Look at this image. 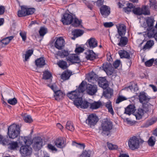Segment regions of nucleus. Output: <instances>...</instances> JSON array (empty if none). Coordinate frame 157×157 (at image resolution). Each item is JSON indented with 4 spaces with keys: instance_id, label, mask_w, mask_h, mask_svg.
Instances as JSON below:
<instances>
[{
    "instance_id": "obj_6",
    "label": "nucleus",
    "mask_w": 157,
    "mask_h": 157,
    "mask_svg": "<svg viewBox=\"0 0 157 157\" xmlns=\"http://www.w3.org/2000/svg\"><path fill=\"white\" fill-rule=\"evenodd\" d=\"M30 144L32 143L33 148L36 150H40L43 146V139L40 136L34 138L31 142L30 141Z\"/></svg>"
},
{
    "instance_id": "obj_3",
    "label": "nucleus",
    "mask_w": 157,
    "mask_h": 157,
    "mask_svg": "<svg viewBox=\"0 0 157 157\" xmlns=\"http://www.w3.org/2000/svg\"><path fill=\"white\" fill-rule=\"evenodd\" d=\"M113 127V124L111 121H106L103 122L101 124L102 135L105 136H108Z\"/></svg>"
},
{
    "instance_id": "obj_57",
    "label": "nucleus",
    "mask_w": 157,
    "mask_h": 157,
    "mask_svg": "<svg viewBox=\"0 0 157 157\" xmlns=\"http://www.w3.org/2000/svg\"><path fill=\"white\" fill-rule=\"evenodd\" d=\"M8 103L10 105H15L17 103V101L16 98H10L7 101Z\"/></svg>"
},
{
    "instance_id": "obj_13",
    "label": "nucleus",
    "mask_w": 157,
    "mask_h": 157,
    "mask_svg": "<svg viewBox=\"0 0 157 157\" xmlns=\"http://www.w3.org/2000/svg\"><path fill=\"white\" fill-rule=\"evenodd\" d=\"M65 45L64 39L62 37L57 38L54 43L55 47L59 49H62Z\"/></svg>"
},
{
    "instance_id": "obj_16",
    "label": "nucleus",
    "mask_w": 157,
    "mask_h": 157,
    "mask_svg": "<svg viewBox=\"0 0 157 157\" xmlns=\"http://www.w3.org/2000/svg\"><path fill=\"white\" fill-rule=\"evenodd\" d=\"M84 32L83 30L80 29H74L72 31L71 34L73 36L72 39L75 40L76 38L82 36Z\"/></svg>"
},
{
    "instance_id": "obj_52",
    "label": "nucleus",
    "mask_w": 157,
    "mask_h": 157,
    "mask_svg": "<svg viewBox=\"0 0 157 157\" xmlns=\"http://www.w3.org/2000/svg\"><path fill=\"white\" fill-rule=\"evenodd\" d=\"M58 55L60 56L61 57H64L69 56V53L68 51L63 50L61 52H58Z\"/></svg>"
},
{
    "instance_id": "obj_7",
    "label": "nucleus",
    "mask_w": 157,
    "mask_h": 157,
    "mask_svg": "<svg viewBox=\"0 0 157 157\" xmlns=\"http://www.w3.org/2000/svg\"><path fill=\"white\" fill-rule=\"evenodd\" d=\"M20 152L23 157L30 155L32 152V149L28 144L21 146L20 150Z\"/></svg>"
},
{
    "instance_id": "obj_30",
    "label": "nucleus",
    "mask_w": 157,
    "mask_h": 157,
    "mask_svg": "<svg viewBox=\"0 0 157 157\" xmlns=\"http://www.w3.org/2000/svg\"><path fill=\"white\" fill-rule=\"evenodd\" d=\"M135 107L133 105H128L126 108L125 109L124 113L129 115H130L135 110Z\"/></svg>"
},
{
    "instance_id": "obj_54",
    "label": "nucleus",
    "mask_w": 157,
    "mask_h": 157,
    "mask_svg": "<svg viewBox=\"0 0 157 157\" xmlns=\"http://www.w3.org/2000/svg\"><path fill=\"white\" fill-rule=\"evenodd\" d=\"M72 145L76 146L77 147H79L82 149H84L85 147V145L84 144L77 143L75 141L73 142Z\"/></svg>"
},
{
    "instance_id": "obj_61",
    "label": "nucleus",
    "mask_w": 157,
    "mask_h": 157,
    "mask_svg": "<svg viewBox=\"0 0 157 157\" xmlns=\"http://www.w3.org/2000/svg\"><path fill=\"white\" fill-rule=\"evenodd\" d=\"M154 61V59H151L147 61L145 63V66L148 67L151 66L152 65Z\"/></svg>"
},
{
    "instance_id": "obj_25",
    "label": "nucleus",
    "mask_w": 157,
    "mask_h": 157,
    "mask_svg": "<svg viewBox=\"0 0 157 157\" xmlns=\"http://www.w3.org/2000/svg\"><path fill=\"white\" fill-rule=\"evenodd\" d=\"M64 96L65 94L60 90H58L56 91H55L54 94L55 99L57 101L62 99Z\"/></svg>"
},
{
    "instance_id": "obj_26",
    "label": "nucleus",
    "mask_w": 157,
    "mask_h": 157,
    "mask_svg": "<svg viewBox=\"0 0 157 157\" xmlns=\"http://www.w3.org/2000/svg\"><path fill=\"white\" fill-rule=\"evenodd\" d=\"M125 89H127V90L129 89L131 91H134L138 89L137 83L134 81L131 82H130L128 86L125 87Z\"/></svg>"
},
{
    "instance_id": "obj_64",
    "label": "nucleus",
    "mask_w": 157,
    "mask_h": 157,
    "mask_svg": "<svg viewBox=\"0 0 157 157\" xmlns=\"http://www.w3.org/2000/svg\"><path fill=\"white\" fill-rule=\"evenodd\" d=\"M84 50V49L83 48L79 46L76 48L75 50V53H79L82 52Z\"/></svg>"
},
{
    "instance_id": "obj_10",
    "label": "nucleus",
    "mask_w": 157,
    "mask_h": 157,
    "mask_svg": "<svg viewBox=\"0 0 157 157\" xmlns=\"http://www.w3.org/2000/svg\"><path fill=\"white\" fill-rule=\"evenodd\" d=\"M100 11L103 17L107 18L110 13V8L109 6L104 5L100 8Z\"/></svg>"
},
{
    "instance_id": "obj_20",
    "label": "nucleus",
    "mask_w": 157,
    "mask_h": 157,
    "mask_svg": "<svg viewBox=\"0 0 157 157\" xmlns=\"http://www.w3.org/2000/svg\"><path fill=\"white\" fill-rule=\"evenodd\" d=\"M86 58L87 60H93L96 59V56L95 53L92 50L88 51L86 53Z\"/></svg>"
},
{
    "instance_id": "obj_11",
    "label": "nucleus",
    "mask_w": 157,
    "mask_h": 157,
    "mask_svg": "<svg viewBox=\"0 0 157 157\" xmlns=\"http://www.w3.org/2000/svg\"><path fill=\"white\" fill-rule=\"evenodd\" d=\"M66 59L68 61L72 64L78 63L81 62L78 56L76 54H70L66 58Z\"/></svg>"
},
{
    "instance_id": "obj_46",
    "label": "nucleus",
    "mask_w": 157,
    "mask_h": 157,
    "mask_svg": "<svg viewBox=\"0 0 157 157\" xmlns=\"http://www.w3.org/2000/svg\"><path fill=\"white\" fill-rule=\"evenodd\" d=\"M150 8L153 10L157 9V2L155 0H149Z\"/></svg>"
},
{
    "instance_id": "obj_18",
    "label": "nucleus",
    "mask_w": 157,
    "mask_h": 157,
    "mask_svg": "<svg viewBox=\"0 0 157 157\" xmlns=\"http://www.w3.org/2000/svg\"><path fill=\"white\" fill-rule=\"evenodd\" d=\"M35 64L37 67L42 68L46 64L45 59L41 57L35 61Z\"/></svg>"
},
{
    "instance_id": "obj_12",
    "label": "nucleus",
    "mask_w": 157,
    "mask_h": 157,
    "mask_svg": "<svg viewBox=\"0 0 157 157\" xmlns=\"http://www.w3.org/2000/svg\"><path fill=\"white\" fill-rule=\"evenodd\" d=\"M98 42L96 39L91 37L88 39L86 43V46L90 48L93 49L98 46Z\"/></svg>"
},
{
    "instance_id": "obj_41",
    "label": "nucleus",
    "mask_w": 157,
    "mask_h": 157,
    "mask_svg": "<svg viewBox=\"0 0 157 157\" xmlns=\"http://www.w3.org/2000/svg\"><path fill=\"white\" fill-rule=\"evenodd\" d=\"M146 21L148 26L147 28H154L153 25L155 22L154 18L151 17H148Z\"/></svg>"
},
{
    "instance_id": "obj_15",
    "label": "nucleus",
    "mask_w": 157,
    "mask_h": 157,
    "mask_svg": "<svg viewBox=\"0 0 157 157\" xmlns=\"http://www.w3.org/2000/svg\"><path fill=\"white\" fill-rule=\"evenodd\" d=\"M98 84L103 89H105L109 86L108 81L105 77H100L98 79Z\"/></svg>"
},
{
    "instance_id": "obj_29",
    "label": "nucleus",
    "mask_w": 157,
    "mask_h": 157,
    "mask_svg": "<svg viewBox=\"0 0 157 157\" xmlns=\"http://www.w3.org/2000/svg\"><path fill=\"white\" fill-rule=\"evenodd\" d=\"M128 40L126 36H121L120 38V40L118 45L121 47L124 46L128 43Z\"/></svg>"
},
{
    "instance_id": "obj_62",
    "label": "nucleus",
    "mask_w": 157,
    "mask_h": 157,
    "mask_svg": "<svg viewBox=\"0 0 157 157\" xmlns=\"http://www.w3.org/2000/svg\"><path fill=\"white\" fill-rule=\"evenodd\" d=\"M47 148L49 150H51L52 151H57V149L55 146L51 144H48Z\"/></svg>"
},
{
    "instance_id": "obj_31",
    "label": "nucleus",
    "mask_w": 157,
    "mask_h": 157,
    "mask_svg": "<svg viewBox=\"0 0 157 157\" xmlns=\"http://www.w3.org/2000/svg\"><path fill=\"white\" fill-rule=\"evenodd\" d=\"M55 145L58 147L62 148L64 146V142L63 139L60 138H57L55 142Z\"/></svg>"
},
{
    "instance_id": "obj_47",
    "label": "nucleus",
    "mask_w": 157,
    "mask_h": 157,
    "mask_svg": "<svg viewBox=\"0 0 157 157\" xmlns=\"http://www.w3.org/2000/svg\"><path fill=\"white\" fill-rule=\"evenodd\" d=\"M132 11L135 15L139 16L142 15V11L141 10V8L140 7L134 8L132 10Z\"/></svg>"
},
{
    "instance_id": "obj_2",
    "label": "nucleus",
    "mask_w": 157,
    "mask_h": 157,
    "mask_svg": "<svg viewBox=\"0 0 157 157\" xmlns=\"http://www.w3.org/2000/svg\"><path fill=\"white\" fill-rule=\"evenodd\" d=\"M7 134L10 138L12 139L17 137L20 134V128L19 125H11L8 128Z\"/></svg>"
},
{
    "instance_id": "obj_63",
    "label": "nucleus",
    "mask_w": 157,
    "mask_h": 157,
    "mask_svg": "<svg viewBox=\"0 0 157 157\" xmlns=\"http://www.w3.org/2000/svg\"><path fill=\"white\" fill-rule=\"evenodd\" d=\"M19 34L22 38V40L25 41L26 39V33L25 32H21Z\"/></svg>"
},
{
    "instance_id": "obj_39",
    "label": "nucleus",
    "mask_w": 157,
    "mask_h": 157,
    "mask_svg": "<svg viewBox=\"0 0 157 157\" xmlns=\"http://www.w3.org/2000/svg\"><path fill=\"white\" fill-rule=\"evenodd\" d=\"M154 44V42L153 40H150L148 41L143 47V50L144 51L147 49H150Z\"/></svg>"
},
{
    "instance_id": "obj_60",
    "label": "nucleus",
    "mask_w": 157,
    "mask_h": 157,
    "mask_svg": "<svg viewBox=\"0 0 157 157\" xmlns=\"http://www.w3.org/2000/svg\"><path fill=\"white\" fill-rule=\"evenodd\" d=\"M36 10L34 8H27V15L33 14Z\"/></svg>"
},
{
    "instance_id": "obj_27",
    "label": "nucleus",
    "mask_w": 157,
    "mask_h": 157,
    "mask_svg": "<svg viewBox=\"0 0 157 157\" xmlns=\"http://www.w3.org/2000/svg\"><path fill=\"white\" fill-rule=\"evenodd\" d=\"M10 141L7 136L0 135V144L4 146L8 145Z\"/></svg>"
},
{
    "instance_id": "obj_48",
    "label": "nucleus",
    "mask_w": 157,
    "mask_h": 157,
    "mask_svg": "<svg viewBox=\"0 0 157 157\" xmlns=\"http://www.w3.org/2000/svg\"><path fill=\"white\" fill-rule=\"evenodd\" d=\"M66 128L68 130L73 131L74 130V128L73 126L72 123L70 121H68L66 124Z\"/></svg>"
},
{
    "instance_id": "obj_36",
    "label": "nucleus",
    "mask_w": 157,
    "mask_h": 157,
    "mask_svg": "<svg viewBox=\"0 0 157 157\" xmlns=\"http://www.w3.org/2000/svg\"><path fill=\"white\" fill-rule=\"evenodd\" d=\"M71 75V73L68 71H65L63 72L61 76V78L64 80L68 79Z\"/></svg>"
},
{
    "instance_id": "obj_43",
    "label": "nucleus",
    "mask_w": 157,
    "mask_h": 157,
    "mask_svg": "<svg viewBox=\"0 0 157 157\" xmlns=\"http://www.w3.org/2000/svg\"><path fill=\"white\" fill-rule=\"evenodd\" d=\"M13 38V36H11L4 38L1 40L2 43V44H4L5 46L10 43V41Z\"/></svg>"
},
{
    "instance_id": "obj_22",
    "label": "nucleus",
    "mask_w": 157,
    "mask_h": 157,
    "mask_svg": "<svg viewBox=\"0 0 157 157\" xmlns=\"http://www.w3.org/2000/svg\"><path fill=\"white\" fill-rule=\"evenodd\" d=\"M118 33L119 35L122 36H124L126 32V27L124 24L120 25L118 27H117Z\"/></svg>"
},
{
    "instance_id": "obj_55",
    "label": "nucleus",
    "mask_w": 157,
    "mask_h": 157,
    "mask_svg": "<svg viewBox=\"0 0 157 157\" xmlns=\"http://www.w3.org/2000/svg\"><path fill=\"white\" fill-rule=\"evenodd\" d=\"M47 29L44 27H41L39 31V33L40 36H44L47 33Z\"/></svg>"
},
{
    "instance_id": "obj_56",
    "label": "nucleus",
    "mask_w": 157,
    "mask_h": 157,
    "mask_svg": "<svg viewBox=\"0 0 157 157\" xmlns=\"http://www.w3.org/2000/svg\"><path fill=\"white\" fill-rule=\"evenodd\" d=\"M108 148L110 150H114L117 149L118 147L117 145L113 144L107 142V143Z\"/></svg>"
},
{
    "instance_id": "obj_44",
    "label": "nucleus",
    "mask_w": 157,
    "mask_h": 157,
    "mask_svg": "<svg viewBox=\"0 0 157 157\" xmlns=\"http://www.w3.org/2000/svg\"><path fill=\"white\" fill-rule=\"evenodd\" d=\"M90 103L85 100H82L80 105V107L81 108L86 109L88 108L90 105Z\"/></svg>"
},
{
    "instance_id": "obj_5",
    "label": "nucleus",
    "mask_w": 157,
    "mask_h": 157,
    "mask_svg": "<svg viewBox=\"0 0 157 157\" xmlns=\"http://www.w3.org/2000/svg\"><path fill=\"white\" fill-rule=\"evenodd\" d=\"M98 120L99 119L96 114L92 113L88 116L86 120V123L90 127H92L96 124Z\"/></svg>"
},
{
    "instance_id": "obj_19",
    "label": "nucleus",
    "mask_w": 157,
    "mask_h": 157,
    "mask_svg": "<svg viewBox=\"0 0 157 157\" xmlns=\"http://www.w3.org/2000/svg\"><path fill=\"white\" fill-rule=\"evenodd\" d=\"M27 6H21V10L18 11V16L19 17H21L27 16Z\"/></svg>"
},
{
    "instance_id": "obj_21",
    "label": "nucleus",
    "mask_w": 157,
    "mask_h": 157,
    "mask_svg": "<svg viewBox=\"0 0 157 157\" xmlns=\"http://www.w3.org/2000/svg\"><path fill=\"white\" fill-rule=\"evenodd\" d=\"M146 94L144 92H141L140 93L139 96V101L140 103L143 104L144 101L148 102L150 98L146 95Z\"/></svg>"
},
{
    "instance_id": "obj_1",
    "label": "nucleus",
    "mask_w": 157,
    "mask_h": 157,
    "mask_svg": "<svg viewBox=\"0 0 157 157\" xmlns=\"http://www.w3.org/2000/svg\"><path fill=\"white\" fill-rule=\"evenodd\" d=\"M85 85V82L82 81L79 85L77 90L68 92L67 96L71 99L74 101L76 98L82 96L83 93L85 91L84 87Z\"/></svg>"
},
{
    "instance_id": "obj_35",
    "label": "nucleus",
    "mask_w": 157,
    "mask_h": 157,
    "mask_svg": "<svg viewBox=\"0 0 157 157\" xmlns=\"http://www.w3.org/2000/svg\"><path fill=\"white\" fill-rule=\"evenodd\" d=\"M59 67L63 70L67 69V62L63 60H60L57 63Z\"/></svg>"
},
{
    "instance_id": "obj_50",
    "label": "nucleus",
    "mask_w": 157,
    "mask_h": 157,
    "mask_svg": "<svg viewBox=\"0 0 157 157\" xmlns=\"http://www.w3.org/2000/svg\"><path fill=\"white\" fill-rule=\"evenodd\" d=\"M156 140L155 137L153 136H151L148 141V144L149 146L152 147L155 144Z\"/></svg>"
},
{
    "instance_id": "obj_40",
    "label": "nucleus",
    "mask_w": 157,
    "mask_h": 157,
    "mask_svg": "<svg viewBox=\"0 0 157 157\" xmlns=\"http://www.w3.org/2000/svg\"><path fill=\"white\" fill-rule=\"evenodd\" d=\"M105 106L108 109V112L112 115H113L114 113L112 108L111 102L110 101L107 102L105 103Z\"/></svg>"
},
{
    "instance_id": "obj_23",
    "label": "nucleus",
    "mask_w": 157,
    "mask_h": 157,
    "mask_svg": "<svg viewBox=\"0 0 157 157\" xmlns=\"http://www.w3.org/2000/svg\"><path fill=\"white\" fill-rule=\"evenodd\" d=\"M29 139L27 136H19L18 141L19 144L22 146H24L25 144H30V142L29 143Z\"/></svg>"
},
{
    "instance_id": "obj_14",
    "label": "nucleus",
    "mask_w": 157,
    "mask_h": 157,
    "mask_svg": "<svg viewBox=\"0 0 157 157\" xmlns=\"http://www.w3.org/2000/svg\"><path fill=\"white\" fill-rule=\"evenodd\" d=\"M86 90L88 94L93 95L96 93L97 91V87L96 85H92L88 84L86 85Z\"/></svg>"
},
{
    "instance_id": "obj_33",
    "label": "nucleus",
    "mask_w": 157,
    "mask_h": 157,
    "mask_svg": "<svg viewBox=\"0 0 157 157\" xmlns=\"http://www.w3.org/2000/svg\"><path fill=\"white\" fill-rule=\"evenodd\" d=\"M142 11V14L144 15H150V10L148 6H143L141 8Z\"/></svg>"
},
{
    "instance_id": "obj_49",
    "label": "nucleus",
    "mask_w": 157,
    "mask_h": 157,
    "mask_svg": "<svg viewBox=\"0 0 157 157\" xmlns=\"http://www.w3.org/2000/svg\"><path fill=\"white\" fill-rule=\"evenodd\" d=\"M91 151L90 150L83 151L79 157H90Z\"/></svg>"
},
{
    "instance_id": "obj_4",
    "label": "nucleus",
    "mask_w": 157,
    "mask_h": 157,
    "mask_svg": "<svg viewBox=\"0 0 157 157\" xmlns=\"http://www.w3.org/2000/svg\"><path fill=\"white\" fill-rule=\"evenodd\" d=\"M144 141L141 139L140 140L136 136H133L130 137L128 141V146L131 149L134 150L138 149L140 147L139 144L143 143Z\"/></svg>"
},
{
    "instance_id": "obj_9",
    "label": "nucleus",
    "mask_w": 157,
    "mask_h": 157,
    "mask_svg": "<svg viewBox=\"0 0 157 157\" xmlns=\"http://www.w3.org/2000/svg\"><path fill=\"white\" fill-rule=\"evenodd\" d=\"M102 68L108 75H111L113 73L114 68L110 63H104L102 65Z\"/></svg>"
},
{
    "instance_id": "obj_38",
    "label": "nucleus",
    "mask_w": 157,
    "mask_h": 157,
    "mask_svg": "<svg viewBox=\"0 0 157 157\" xmlns=\"http://www.w3.org/2000/svg\"><path fill=\"white\" fill-rule=\"evenodd\" d=\"M82 100V96H80L76 98V99L73 101V103L77 108H79Z\"/></svg>"
},
{
    "instance_id": "obj_53",
    "label": "nucleus",
    "mask_w": 157,
    "mask_h": 157,
    "mask_svg": "<svg viewBox=\"0 0 157 157\" xmlns=\"http://www.w3.org/2000/svg\"><path fill=\"white\" fill-rule=\"evenodd\" d=\"M73 22L72 23V25L74 27H78L79 26L81 23V21H79L78 18H74Z\"/></svg>"
},
{
    "instance_id": "obj_51",
    "label": "nucleus",
    "mask_w": 157,
    "mask_h": 157,
    "mask_svg": "<svg viewBox=\"0 0 157 157\" xmlns=\"http://www.w3.org/2000/svg\"><path fill=\"white\" fill-rule=\"evenodd\" d=\"M33 52V49H29L27 51L25 55V61H26L29 57L31 56Z\"/></svg>"
},
{
    "instance_id": "obj_59",
    "label": "nucleus",
    "mask_w": 157,
    "mask_h": 157,
    "mask_svg": "<svg viewBox=\"0 0 157 157\" xmlns=\"http://www.w3.org/2000/svg\"><path fill=\"white\" fill-rule=\"evenodd\" d=\"M155 122V121L153 120H150L147 121L144 124V126L146 127H148L152 125Z\"/></svg>"
},
{
    "instance_id": "obj_34",
    "label": "nucleus",
    "mask_w": 157,
    "mask_h": 157,
    "mask_svg": "<svg viewBox=\"0 0 157 157\" xmlns=\"http://www.w3.org/2000/svg\"><path fill=\"white\" fill-rule=\"evenodd\" d=\"M8 145V148L11 150H14L18 147V143L17 141H11L9 142Z\"/></svg>"
},
{
    "instance_id": "obj_45",
    "label": "nucleus",
    "mask_w": 157,
    "mask_h": 157,
    "mask_svg": "<svg viewBox=\"0 0 157 157\" xmlns=\"http://www.w3.org/2000/svg\"><path fill=\"white\" fill-rule=\"evenodd\" d=\"M22 117L25 122L26 123H31L33 121L31 116L30 115L25 114Z\"/></svg>"
},
{
    "instance_id": "obj_37",
    "label": "nucleus",
    "mask_w": 157,
    "mask_h": 157,
    "mask_svg": "<svg viewBox=\"0 0 157 157\" xmlns=\"http://www.w3.org/2000/svg\"><path fill=\"white\" fill-rule=\"evenodd\" d=\"M90 105L91 109H97L99 108L102 105V103L100 101H95L92 103H90Z\"/></svg>"
},
{
    "instance_id": "obj_28",
    "label": "nucleus",
    "mask_w": 157,
    "mask_h": 157,
    "mask_svg": "<svg viewBox=\"0 0 157 157\" xmlns=\"http://www.w3.org/2000/svg\"><path fill=\"white\" fill-rule=\"evenodd\" d=\"M119 54L121 58H125L130 59V56L129 53L124 50H121L119 52Z\"/></svg>"
},
{
    "instance_id": "obj_8",
    "label": "nucleus",
    "mask_w": 157,
    "mask_h": 157,
    "mask_svg": "<svg viewBox=\"0 0 157 157\" xmlns=\"http://www.w3.org/2000/svg\"><path fill=\"white\" fill-rule=\"evenodd\" d=\"M74 17L72 14L65 13L62 17L61 21L64 25H69L73 22Z\"/></svg>"
},
{
    "instance_id": "obj_42",
    "label": "nucleus",
    "mask_w": 157,
    "mask_h": 157,
    "mask_svg": "<svg viewBox=\"0 0 157 157\" xmlns=\"http://www.w3.org/2000/svg\"><path fill=\"white\" fill-rule=\"evenodd\" d=\"M43 73V79L45 80L49 79L52 77L51 73L48 70L45 71Z\"/></svg>"
},
{
    "instance_id": "obj_58",
    "label": "nucleus",
    "mask_w": 157,
    "mask_h": 157,
    "mask_svg": "<svg viewBox=\"0 0 157 157\" xmlns=\"http://www.w3.org/2000/svg\"><path fill=\"white\" fill-rule=\"evenodd\" d=\"M127 98L122 96H119L116 101V103L118 104L121 102L126 100Z\"/></svg>"
},
{
    "instance_id": "obj_24",
    "label": "nucleus",
    "mask_w": 157,
    "mask_h": 157,
    "mask_svg": "<svg viewBox=\"0 0 157 157\" xmlns=\"http://www.w3.org/2000/svg\"><path fill=\"white\" fill-rule=\"evenodd\" d=\"M147 36L149 38H154L155 33L157 31V29L155 28H147Z\"/></svg>"
},
{
    "instance_id": "obj_32",
    "label": "nucleus",
    "mask_w": 157,
    "mask_h": 157,
    "mask_svg": "<svg viewBox=\"0 0 157 157\" xmlns=\"http://www.w3.org/2000/svg\"><path fill=\"white\" fill-rule=\"evenodd\" d=\"M144 113L143 109L141 108H139L137 111L134 113V115H135L136 119L140 120L142 118Z\"/></svg>"
},
{
    "instance_id": "obj_17",
    "label": "nucleus",
    "mask_w": 157,
    "mask_h": 157,
    "mask_svg": "<svg viewBox=\"0 0 157 157\" xmlns=\"http://www.w3.org/2000/svg\"><path fill=\"white\" fill-rule=\"evenodd\" d=\"M103 96L106 98L109 99L113 95V90L108 86L105 89H103Z\"/></svg>"
}]
</instances>
